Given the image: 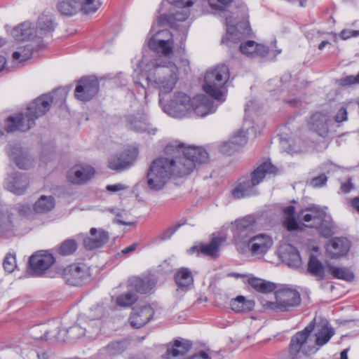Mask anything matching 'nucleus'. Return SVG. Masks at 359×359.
<instances>
[{"label": "nucleus", "instance_id": "obj_1", "mask_svg": "<svg viewBox=\"0 0 359 359\" xmlns=\"http://www.w3.org/2000/svg\"><path fill=\"white\" fill-rule=\"evenodd\" d=\"M208 154L201 147L185 146L174 140L169 142L163 155L154 159L147 173V185L152 191H160L172 177L189 175L196 168V163L207 161Z\"/></svg>", "mask_w": 359, "mask_h": 359}, {"label": "nucleus", "instance_id": "obj_2", "mask_svg": "<svg viewBox=\"0 0 359 359\" xmlns=\"http://www.w3.org/2000/svg\"><path fill=\"white\" fill-rule=\"evenodd\" d=\"M189 65V61L187 58L165 61L144 56L135 72L137 75L142 72L147 74L146 80L158 90L159 103H163L180 79V69L184 68L186 70Z\"/></svg>", "mask_w": 359, "mask_h": 359}, {"label": "nucleus", "instance_id": "obj_3", "mask_svg": "<svg viewBox=\"0 0 359 359\" xmlns=\"http://www.w3.org/2000/svg\"><path fill=\"white\" fill-rule=\"evenodd\" d=\"M196 0H168V1L175 6L178 11L172 14L161 15L158 19L159 25L175 26L177 22H183L186 20L190 14V8L194 4ZM210 6L215 10L224 11L223 13L226 25V33L222 40L223 44L231 46L233 44L238 43L243 39L244 34H247V30L243 32L239 31L232 24V18L231 13L225 11L233 0H207Z\"/></svg>", "mask_w": 359, "mask_h": 359}, {"label": "nucleus", "instance_id": "obj_4", "mask_svg": "<svg viewBox=\"0 0 359 359\" xmlns=\"http://www.w3.org/2000/svg\"><path fill=\"white\" fill-rule=\"evenodd\" d=\"M277 172V168L271 162L262 163L252 172L250 177H243L238 180L231 191L232 196L236 199H240L255 194L257 185L262 182L267 175H275Z\"/></svg>", "mask_w": 359, "mask_h": 359}, {"label": "nucleus", "instance_id": "obj_5", "mask_svg": "<svg viewBox=\"0 0 359 359\" xmlns=\"http://www.w3.org/2000/svg\"><path fill=\"white\" fill-rule=\"evenodd\" d=\"M229 76V69L225 65H218L209 68L204 77V91L219 102H223L226 94L225 85Z\"/></svg>", "mask_w": 359, "mask_h": 359}, {"label": "nucleus", "instance_id": "obj_6", "mask_svg": "<svg viewBox=\"0 0 359 359\" xmlns=\"http://www.w3.org/2000/svg\"><path fill=\"white\" fill-rule=\"evenodd\" d=\"M298 217L306 227L318 229L323 237L329 238L334 233L330 217L318 205H311L302 210Z\"/></svg>", "mask_w": 359, "mask_h": 359}, {"label": "nucleus", "instance_id": "obj_7", "mask_svg": "<svg viewBox=\"0 0 359 359\" xmlns=\"http://www.w3.org/2000/svg\"><path fill=\"white\" fill-rule=\"evenodd\" d=\"M275 302L261 300L263 308L268 311L276 312L291 311L301 304L299 292L290 287H284L275 292Z\"/></svg>", "mask_w": 359, "mask_h": 359}, {"label": "nucleus", "instance_id": "obj_8", "mask_svg": "<svg viewBox=\"0 0 359 359\" xmlns=\"http://www.w3.org/2000/svg\"><path fill=\"white\" fill-rule=\"evenodd\" d=\"M263 128V123L245 119L242 127L233 133L229 142L222 144L221 151L224 154H230L236 147L243 146L249 139L255 138Z\"/></svg>", "mask_w": 359, "mask_h": 359}, {"label": "nucleus", "instance_id": "obj_9", "mask_svg": "<svg viewBox=\"0 0 359 359\" xmlns=\"http://www.w3.org/2000/svg\"><path fill=\"white\" fill-rule=\"evenodd\" d=\"M100 6V0H58L57 8L61 15L72 17L78 14H94Z\"/></svg>", "mask_w": 359, "mask_h": 359}, {"label": "nucleus", "instance_id": "obj_10", "mask_svg": "<svg viewBox=\"0 0 359 359\" xmlns=\"http://www.w3.org/2000/svg\"><path fill=\"white\" fill-rule=\"evenodd\" d=\"M313 327V325L311 323L292 337L289 346V353L291 355L296 356L300 352L305 355H310L317 352L315 339L312 334Z\"/></svg>", "mask_w": 359, "mask_h": 359}, {"label": "nucleus", "instance_id": "obj_11", "mask_svg": "<svg viewBox=\"0 0 359 359\" xmlns=\"http://www.w3.org/2000/svg\"><path fill=\"white\" fill-rule=\"evenodd\" d=\"M190 97L183 92L175 93L171 98H165L163 103H159L163 111L172 117L183 118L191 113Z\"/></svg>", "mask_w": 359, "mask_h": 359}, {"label": "nucleus", "instance_id": "obj_12", "mask_svg": "<svg viewBox=\"0 0 359 359\" xmlns=\"http://www.w3.org/2000/svg\"><path fill=\"white\" fill-rule=\"evenodd\" d=\"M273 245V239L268 233H260L252 236L247 243V249L252 257L262 258Z\"/></svg>", "mask_w": 359, "mask_h": 359}, {"label": "nucleus", "instance_id": "obj_13", "mask_svg": "<svg viewBox=\"0 0 359 359\" xmlns=\"http://www.w3.org/2000/svg\"><path fill=\"white\" fill-rule=\"evenodd\" d=\"M59 321H53L46 325H36L32 328L31 335L36 339H55L58 341H65L68 339L66 330L60 329Z\"/></svg>", "mask_w": 359, "mask_h": 359}, {"label": "nucleus", "instance_id": "obj_14", "mask_svg": "<svg viewBox=\"0 0 359 359\" xmlns=\"http://www.w3.org/2000/svg\"><path fill=\"white\" fill-rule=\"evenodd\" d=\"M150 49L164 56H168L173 50V36L168 29H161L154 34L148 41Z\"/></svg>", "mask_w": 359, "mask_h": 359}, {"label": "nucleus", "instance_id": "obj_15", "mask_svg": "<svg viewBox=\"0 0 359 359\" xmlns=\"http://www.w3.org/2000/svg\"><path fill=\"white\" fill-rule=\"evenodd\" d=\"M11 35L18 42H29L39 46L41 41L39 36H37L35 24L29 21H25L13 27Z\"/></svg>", "mask_w": 359, "mask_h": 359}, {"label": "nucleus", "instance_id": "obj_16", "mask_svg": "<svg viewBox=\"0 0 359 359\" xmlns=\"http://www.w3.org/2000/svg\"><path fill=\"white\" fill-rule=\"evenodd\" d=\"M63 278L71 285L79 286L90 279L88 268L83 264H73L63 270Z\"/></svg>", "mask_w": 359, "mask_h": 359}, {"label": "nucleus", "instance_id": "obj_17", "mask_svg": "<svg viewBox=\"0 0 359 359\" xmlns=\"http://www.w3.org/2000/svg\"><path fill=\"white\" fill-rule=\"evenodd\" d=\"M138 150L133 147L122 153L112 155L109 157L108 167L117 172L122 171L129 168L136 160Z\"/></svg>", "mask_w": 359, "mask_h": 359}, {"label": "nucleus", "instance_id": "obj_18", "mask_svg": "<svg viewBox=\"0 0 359 359\" xmlns=\"http://www.w3.org/2000/svg\"><path fill=\"white\" fill-rule=\"evenodd\" d=\"M64 89H57L53 92V95H43L31 102L27 111L36 120L39 117L43 116L50 109V103L57 95H65Z\"/></svg>", "mask_w": 359, "mask_h": 359}, {"label": "nucleus", "instance_id": "obj_19", "mask_svg": "<svg viewBox=\"0 0 359 359\" xmlns=\"http://www.w3.org/2000/svg\"><path fill=\"white\" fill-rule=\"evenodd\" d=\"M35 124V119L26 110L25 113H19L9 116L5 123V130L7 132H26Z\"/></svg>", "mask_w": 359, "mask_h": 359}, {"label": "nucleus", "instance_id": "obj_20", "mask_svg": "<svg viewBox=\"0 0 359 359\" xmlns=\"http://www.w3.org/2000/svg\"><path fill=\"white\" fill-rule=\"evenodd\" d=\"M99 89V83L93 76L81 79L75 89V97L81 101H88L93 97Z\"/></svg>", "mask_w": 359, "mask_h": 359}, {"label": "nucleus", "instance_id": "obj_21", "mask_svg": "<svg viewBox=\"0 0 359 359\" xmlns=\"http://www.w3.org/2000/svg\"><path fill=\"white\" fill-rule=\"evenodd\" d=\"M334 127V123L328 114L318 112L311 118L310 129L320 137H327Z\"/></svg>", "mask_w": 359, "mask_h": 359}, {"label": "nucleus", "instance_id": "obj_22", "mask_svg": "<svg viewBox=\"0 0 359 359\" xmlns=\"http://www.w3.org/2000/svg\"><path fill=\"white\" fill-rule=\"evenodd\" d=\"M154 309L150 304H138L133 309L130 317V322L134 328H140L152 319Z\"/></svg>", "mask_w": 359, "mask_h": 359}, {"label": "nucleus", "instance_id": "obj_23", "mask_svg": "<svg viewBox=\"0 0 359 359\" xmlns=\"http://www.w3.org/2000/svg\"><path fill=\"white\" fill-rule=\"evenodd\" d=\"M95 175L94 168L87 164L76 165L67 172L69 182L74 184H83L89 181Z\"/></svg>", "mask_w": 359, "mask_h": 359}, {"label": "nucleus", "instance_id": "obj_24", "mask_svg": "<svg viewBox=\"0 0 359 359\" xmlns=\"http://www.w3.org/2000/svg\"><path fill=\"white\" fill-rule=\"evenodd\" d=\"M54 262L53 256L46 251H39L32 255L29 259L30 268L39 275L43 273Z\"/></svg>", "mask_w": 359, "mask_h": 359}, {"label": "nucleus", "instance_id": "obj_25", "mask_svg": "<svg viewBox=\"0 0 359 359\" xmlns=\"http://www.w3.org/2000/svg\"><path fill=\"white\" fill-rule=\"evenodd\" d=\"M225 240L226 238L223 236H215L209 243L193 246L188 250V252L193 254L196 252L198 254L201 253L215 259L219 257L220 246Z\"/></svg>", "mask_w": 359, "mask_h": 359}, {"label": "nucleus", "instance_id": "obj_26", "mask_svg": "<svg viewBox=\"0 0 359 359\" xmlns=\"http://www.w3.org/2000/svg\"><path fill=\"white\" fill-rule=\"evenodd\" d=\"M7 152L10 158L15 161L19 168L27 170L33 165V158L27 151H23L20 145H9L7 148Z\"/></svg>", "mask_w": 359, "mask_h": 359}, {"label": "nucleus", "instance_id": "obj_27", "mask_svg": "<svg viewBox=\"0 0 359 359\" xmlns=\"http://www.w3.org/2000/svg\"><path fill=\"white\" fill-rule=\"evenodd\" d=\"M127 128L137 133H146L149 135L156 133L157 129L151 127L147 118L142 115H129L127 118Z\"/></svg>", "mask_w": 359, "mask_h": 359}, {"label": "nucleus", "instance_id": "obj_28", "mask_svg": "<svg viewBox=\"0 0 359 359\" xmlns=\"http://www.w3.org/2000/svg\"><path fill=\"white\" fill-rule=\"evenodd\" d=\"M279 257L290 267L297 268L302 264V259L296 248L290 244H283L279 248Z\"/></svg>", "mask_w": 359, "mask_h": 359}, {"label": "nucleus", "instance_id": "obj_29", "mask_svg": "<svg viewBox=\"0 0 359 359\" xmlns=\"http://www.w3.org/2000/svg\"><path fill=\"white\" fill-rule=\"evenodd\" d=\"M350 242L344 238H335L329 241L326 246L327 255L332 258L344 256L349 251Z\"/></svg>", "mask_w": 359, "mask_h": 359}, {"label": "nucleus", "instance_id": "obj_30", "mask_svg": "<svg viewBox=\"0 0 359 359\" xmlns=\"http://www.w3.org/2000/svg\"><path fill=\"white\" fill-rule=\"evenodd\" d=\"M212 101L205 95H198L191 100V112L199 116H205L215 111Z\"/></svg>", "mask_w": 359, "mask_h": 359}, {"label": "nucleus", "instance_id": "obj_31", "mask_svg": "<svg viewBox=\"0 0 359 359\" xmlns=\"http://www.w3.org/2000/svg\"><path fill=\"white\" fill-rule=\"evenodd\" d=\"M107 232L102 229L92 228L90 236L83 240V245L88 250H93L103 246L108 241Z\"/></svg>", "mask_w": 359, "mask_h": 359}, {"label": "nucleus", "instance_id": "obj_32", "mask_svg": "<svg viewBox=\"0 0 359 359\" xmlns=\"http://www.w3.org/2000/svg\"><path fill=\"white\" fill-rule=\"evenodd\" d=\"M6 187L11 192L21 195L25 192L28 187V180L22 173L15 172L6 179Z\"/></svg>", "mask_w": 359, "mask_h": 359}, {"label": "nucleus", "instance_id": "obj_33", "mask_svg": "<svg viewBox=\"0 0 359 359\" xmlns=\"http://www.w3.org/2000/svg\"><path fill=\"white\" fill-rule=\"evenodd\" d=\"M191 344L185 340H175L174 344L168 348L163 359H179L188 353Z\"/></svg>", "mask_w": 359, "mask_h": 359}, {"label": "nucleus", "instance_id": "obj_34", "mask_svg": "<svg viewBox=\"0 0 359 359\" xmlns=\"http://www.w3.org/2000/svg\"><path fill=\"white\" fill-rule=\"evenodd\" d=\"M16 49L12 54L13 62L21 63L28 60L32 55L36 44L29 42H16Z\"/></svg>", "mask_w": 359, "mask_h": 359}, {"label": "nucleus", "instance_id": "obj_35", "mask_svg": "<svg viewBox=\"0 0 359 359\" xmlns=\"http://www.w3.org/2000/svg\"><path fill=\"white\" fill-rule=\"evenodd\" d=\"M239 49L243 55L251 57L264 56L269 50L265 46L257 43L251 40L241 43Z\"/></svg>", "mask_w": 359, "mask_h": 359}, {"label": "nucleus", "instance_id": "obj_36", "mask_svg": "<svg viewBox=\"0 0 359 359\" xmlns=\"http://www.w3.org/2000/svg\"><path fill=\"white\" fill-rule=\"evenodd\" d=\"M255 302L239 295L230 302V307L232 311L238 313H246L255 309Z\"/></svg>", "mask_w": 359, "mask_h": 359}, {"label": "nucleus", "instance_id": "obj_37", "mask_svg": "<svg viewBox=\"0 0 359 359\" xmlns=\"http://www.w3.org/2000/svg\"><path fill=\"white\" fill-rule=\"evenodd\" d=\"M175 282L182 290H189L194 285L191 272L187 268H182L175 273Z\"/></svg>", "mask_w": 359, "mask_h": 359}, {"label": "nucleus", "instance_id": "obj_38", "mask_svg": "<svg viewBox=\"0 0 359 359\" xmlns=\"http://www.w3.org/2000/svg\"><path fill=\"white\" fill-rule=\"evenodd\" d=\"M35 26L37 29L38 35L41 40L46 36L51 33L54 29V25L53 21V16L50 15H41L36 22Z\"/></svg>", "mask_w": 359, "mask_h": 359}, {"label": "nucleus", "instance_id": "obj_39", "mask_svg": "<svg viewBox=\"0 0 359 359\" xmlns=\"http://www.w3.org/2000/svg\"><path fill=\"white\" fill-rule=\"evenodd\" d=\"M55 205V198L52 196H41L33 205V210L36 214H46Z\"/></svg>", "mask_w": 359, "mask_h": 359}, {"label": "nucleus", "instance_id": "obj_40", "mask_svg": "<svg viewBox=\"0 0 359 359\" xmlns=\"http://www.w3.org/2000/svg\"><path fill=\"white\" fill-rule=\"evenodd\" d=\"M327 271L332 277L337 279L351 282L355 278L353 273L349 269L346 267L327 264Z\"/></svg>", "mask_w": 359, "mask_h": 359}, {"label": "nucleus", "instance_id": "obj_41", "mask_svg": "<svg viewBox=\"0 0 359 359\" xmlns=\"http://www.w3.org/2000/svg\"><path fill=\"white\" fill-rule=\"evenodd\" d=\"M334 334V331L333 328L327 325L322 326L315 334H313L317 351L320 347L327 344Z\"/></svg>", "mask_w": 359, "mask_h": 359}, {"label": "nucleus", "instance_id": "obj_42", "mask_svg": "<svg viewBox=\"0 0 359 359\" xmlns=\"http://www.w3.org/2000/svg\"><path fill=\"white\" fill-rule=\"evenodd\" d=\"M295 209L290 205L283 209V226L288 231H294L299 229V225L294 216Z\"/></svg>", "mask_w": 359, "mask_h": 359}, {"label": "nucleus", "instance_id": "obj_43", "mask_svg": "<svg viewBox=\"0 0 359 359\" xmlns=\"http://www.w3.org/2000/svg\"><path fill=\"white\" fill-rule=\"evenodd\" d=\"M156 279L153 277L147 276L143 278H137L134 283L137 292L146 294L151 291L156 285Z\"/></svg>", "mask_w": 359, "mask_h": 359}, {"label": "nucleus", "instance_id": "obj_44", "mask_svg": "<svg viewBox=\"0 0 359 359\" xmlns=\"http://www.w3.org/2000/svg\"><path fill=\"white\" fill-rule=\"evenodd\" d=\"M128 348V343L124 341H113L104 347L101 351L102 353L107 356H115L122 353Z\"/></svg>", "mask_w": 359, "mask_h": 359}, {"label": "nucleus", "instance_id": "obj_45", "mask_svg": "<svg viewBox=\"0 0 359 359\" xmlns=\"http://www.w3.org/2000/svg\"><path fill=\"white\" fill-rule=\"evenodd\" d=\"M308 271L313 276L323 277V266L314 255H311L308 262Z\"/></svg>", "mask_w": 359, "mask_h": 359}, {"label": "nucleus", "instance_id": "obj_46", "mask_svg": "<svg viewBox=\"0 0 359 359\" xmlns=\"http://www.w3.org/2000/svg\"><path fill=\"white\" fill-rule=\"evenodd\" d=\"M77 248V244L74 240L67 239L62 242L58 247L60 255L67 256L72 254Z\"/></svg>", "mask_w": 359, "mask_h": 359}, {"label": "nucleus", "instance_id": "obj_47", "mask_svg": "<svg viewBox=\"0 0 359 359\" xmlns=\"http://www.w3.org/2000/svg\"><path fill=\"white\" fill-rule=\"evenodd\" d=\"M137 299L134 292H127L116 298V302L120 306H130Z\"/></svg>", "mask_w": 359, "mask_h": 359}, {"label": "nucleus", "instance_id": "obj_48", "mask_svg": "<svg viewBox=\"0 0 359 359\" xmlns=\"http://www.w3.org/2000/svg\"><path fill=\"white\" fill-rule=\"evenodd\" d=\"M255 223L254 218L252 217H246L236 221L235 225L236 229L239 231H242L243 229H247L252 226Z\"/></svg>", "mask_w": 359, "mask_h": 359}, {"label": "nucleus", "instance_id": "obj_49", "mask_svg": "<svg viewBox=\"0 0 359 359\" xmlns=\"http://www.w3.org/2000/svg\"><path fill=\"white\" fill-rule=\"evenodd\" d=\"M69 334V337L72 339H76L85 334V329L79 325H74L69 330H66V336Z\"/></svg>", "mask_w": 359, "mask_h": 359}, {"label": "nucleus", "instance_id": "obj_50", "mask_svg": "<svg viewBox=\"0 0 359 359\" xmlns=\"http://www.w3.org/2000/svg\"><path fill=\"white\" fill-rule=\"evenodd\" d=\"M3 266L6 271L8 273L13 272L16 266L15 256L11 254L7 255L4 260Z\"/></svg>", "mask_w": 359, "mask_h": 359}, {"label": "nucleus", "instance_id": "obj_51", "mask_svg": "<svg viewBox=\"0 0 359 359\" xmlns=\"http://www.w3.org/2000/svg\"><path fill=\"white\" fill-rule=\"evenodd\" d=\"M12 228V222L8 216L0 212V233H6Z\"/></svg>", "mask_w": 359, "mask_h": 359}, {"label": "nucleus", "instance_id": "obj_52", "mask_svg": "<svg viewBox=\"0 0 359 359\" xmlns=\"http://www.w3.org/2000/svg\"><path fill=\"white\" fill-rule=\"evenodd\" d=\"M358 36L359 30H353L350 29H344L339 34V37L343 40H347L352 37H357Z\"/></svg>", "mask_w": 359, "mask_h": 359}, {"label": "nucleus", "instance_id": "obj_53", "mask_svg": "<svg viewBox=\"0 0 359 359\" xmlns=\"http://www.w3.org/2000/svg\"><path fill=\"white\" fill-rule=\"evenodd\" d=\"M327 180V177L324 174H322L313 178L310 182V186L314 188L322 187L326 183Z\"/></svg>", "mask_w": 359, "mask_h": 359}, {"label": "nucleus", "instance_id": "obj_54", "mask_svg": "<svg viewBox=\"0 0 359 359\" xmlns=\"http://www.w3.org/2000/svg\"><path fill=\"white\" fill-rule=\"evenodd\" d=\"M347 119V111L344 107H341L334 116V121L336 123H340Z\"/></svg>", "mask_w": 359, "mask_h": 359}, {"label": "nucleus", "instance_id": "obj_55", "mask_svg": "<svg viewBox=\"0 0 359 359\" xmlns=\"http://www.w3.org/2000/svg\"><path fill=\"white\" fill-rule=\"evenodd\" d=\"M275 287V285L273 283L268 282L262 279V285L260 289L258 290V292L268 293L274 290Z\"/></svg>", "mask_w": 359, "mask_h": 359}, {"label": "nucleus", "instance_id": "obj_56", "mask_svg": "<svg viewBox=\"0 0 359 359\" xmlns=\"http://www.w3.org/2000/svg\"><path fill=\"white\" fill-rule=\"evenodd\" d=\"M128 188L127 186H126L123 184L118 183L115 184H109L106 187V189L109 192H118L123 190H125Z\"/></svg>", "mask_w": 359, "mask_h": 359}, {"label": "nucleus", "instance_id": "obj_57", "mask_svg": "<svg viewBox=\"0 0 359 359\" xmlns=\"http://www.w3.org/2000/svg\"><path fill=\"white\" fill-rule=\"evenodd\" d=\"M17 208L19 213L23 216H29L32 212V208L27 204H19Z\"/></svg>", "mask_w": 359, "mask_h": 359}, {"label": "nucleus", "instance_id": "obj_58", "mask_svg": "<svg viewBox=\"0 0 359 359\" xmlns=\"http://www.w3.org/2000/svg\"><path fill=\"white\" fill-rule=\"evenodd\" d=\"M262 280L261 278H249L248 282L249 284L257 291H258L259 289H260L261 285H262Z\"/></svg>", "mask_w": 359, "mask_h": 359}, {"label": "nucleus", "instance_id": "obj_59", "mask_svg": "<svg viewBox=\"0 0 359 359\" xmlns=\"http://www.w3.org/2000/svg\"><path fill=\"white\" fill-rule=\"evenodd\" d=\"M180 226V224H177V225L169 227L163 233V238H169L174 233V232L177 230V229Z\"/></svg>", "mask_w": 359, "mask_h": 359}, {"label": "nucleus", "instance_id": "obj_60", "mask_svg": "<svg viewBox=\"0 0 359 359\" xmlns=\"http://www.w3.org/2000/svg\"><path fill=\"white\" fill-rule=\"evenodd\" d=\"M341 83L343 85H352L357 83V81L355 76H347L341 80Z\"/></svg>", "mask_w": 359, "mask_h": 359}, {"label": "nucleus", "instance_id": "obj_61", "mask_svg": "<svg viewBox=\"0 0 359 359\" xmlns=\"http://www.w3.org/2000/svg\"><path fill=\"white\" fill-rule=\"evenodd\" d=\"M280 144H281V147L282 148L287 152L288 153H294V152H297L298 150L297 149H295L294 148H287L286 147V144H287V140H281L280 141Z\"/></svg>", "mask_w": 359, "mask_h": 359}, {"label": "nucleus", "instance_id": "obj_62", "mask_svg": "<svg viewBox=\"0 0 359 359\" xmlns=\"http://www.w3.org/2000/svg\"><path fill=\"white\" fill-rule=\"evenodd\" d=\"M352 187H353V184L349 181L346 183H343L341 185V189L344 193H348V191H350L351 189H352Z\"/></svg>", "mask_w": 359, "mask_h": 359}, {"label": "nucleus", "instance_id": "obj_63", "mask_svg": "<svg viewBox=\"0 0 359 359\" xmlns=\"http://www.w3.org/2000/svg\"><path fill=\"white\" fill-rule=\"evenodd\" d=\"M136 247H137V244L133 243V244L130 245V246H128V247L125 248L124 249H123L121 250V253L123 255H128V254L133 252L136 249Z\"/></svg>", "mask_w": 359, "mask_h": 359}, {"label": "nucleus", "instance_id": "obj_64", "mask_svg": "<svg viewBox=\"0 0 359 359\" xmlns=\"http://www.w3.org/2000/svg\"><path fill=\"white\" fill-rule=\"evenodd\" d=\"M189 359H210L208 355L205 352H200L198 354L193 355Z\"/></svg>", "mask_w": 359, "mask_h": 359}]
</instances>
